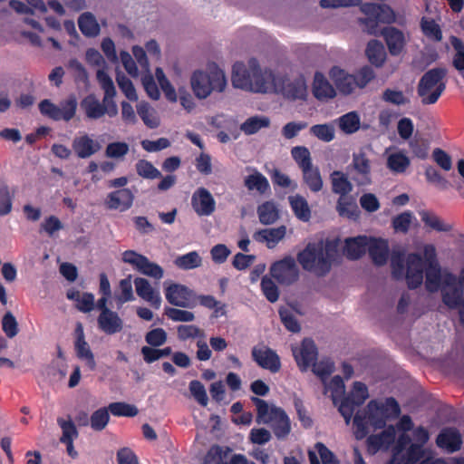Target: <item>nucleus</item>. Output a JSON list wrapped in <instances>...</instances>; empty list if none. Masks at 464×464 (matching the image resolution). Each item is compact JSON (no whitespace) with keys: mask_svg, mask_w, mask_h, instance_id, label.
Returning <instances> with one entry per match:
<instances>
[{"mask_svg":"<svg viewBox=\"0 0 464 464\" xmlns=\"http://www.w3.org/2000/svg\"><path fill=\"white\" fill-rule=\"evenodd\" d=\"M97 323L99 329L106 334L120 333L123 328V321L114 311L100 313Z\"/></svg>","mask_w":464,"mask_h":464,"instance_id":"nucleus-26","label":"nucleus"},{"mask_svg":"<svg viewBox=\"0 0 464 464\" xmlns=\"http://www.w3.org/2000/svg\"><path fill=\"white\" fill-rule=\"evenodd\" d=\"M78 26L82 34L86 37H95L100 34V25L95 16L86 12L82 14L78 18Z\"/></svg>","mask_w":464,"mask_h":464,"instance_id":"nucleus-37","label":"nucleus"},{"mask_svg":"<svg viewBox=\"0 0 464 464\" xmlns=\"http://www.w3.org/2000/svg\"><path fill=\"white\" fill-rule=\"evenodd\" d=\"M337 246L333 241L310 242L297 254V261L304 270L324 276L337 256Z\"/></svg>","mask_w":464,"mask_h":464,"instance_id":"nucleus-1","label":"nucleus"},{"mask_svg":"<svg viewBox=\"0 0 464 464\" xmlns=\"http://www.w3.org/2000/svg\"><path fill=\"white\" fill-rule=\"evenodd\" d=\"M57 423L62 429L60 441L74 440L78 437L77 428L70 417L68 420L58 418Z\"/></svg>","mask_w":464,"mask_h":464,"instance_id":"nucleus-56","label":"nucleus"},{"mask_svg":"<svg viewBox=\"0 0 464 464\" xmlns=\"http://www.w3.org/2000/svg\"><path fill=\"white\" fill-rule=\"evenodd\" d=\"M244 184L248 190H257L260 194H266L270 190V184L267 179L260 172L255 173L246 177Z\"/></svg>","mask_w":464,"mask_h":464,"instance_id":"nucleus-41","label":"nucleus"},{"mask_svg":"<svg viewBox=\"0 0 464 464\" xmlns=\"http://www.w3.org/2000/svg\"><path fill=\"white\" fill-rule=\"evenodd\" d=\"M257 215L260 223L272 225L279 218V210L276 204L272 201H266L257 207Z\"/></svg>","mask_w":464,"mask_h":464,"instance_id":"nucleus-38","label":"nucleus"},{"mask_svg":"<svg viewBox=\"0 0 464 464\" xmlns=\"http://www.w3.org/2000/svg\"><path fill=\"white\" fill-rule=\"evenodd\" d=\"M425 287L428 292L435 293L440 289H451L456 285L457 276L445 270L442 272L440 264L425 266Z\"/></svg>","mask_w":464,"mask_h":464,"instance_id":"nucleus-7","label":"nucleus"},{"mask_svg":"<svg viewBox=\"0 0 464 464\" xmlns=\"http://www.w3.org/2000/svg\"><path fill=\"white\" fill-rule=\"evenodd\" d=\"M450 42L455 50L452 61L453 66L456 70L462 72L464 71V42L454 35L450 36Z\"/></svg>","mask_w":464,"mask_h":464,"instance_id":"nucleus-51","label":"nucleus"},{"mask_svg":"<svg viewBox=\"0 0 464 464\" xmlns=\"http://www.w3.org/2000/svg\"><path fill=\"white\" fill-rule=\"evenodd\" d=\"M136 171L139 176L154 179L161 177L160 171L153 166V164L146 160H140L136 163Z\"/></svg>","mask_w":464,"mask_h":464,"instance_id":"nucleus-54","label":"nucleus"},{"mask_svg":"<svg viewBox=\"0 0 464 464\" xmlns=\"http://www.w3.org/2000/svg\"><path fill=\"white\" fill-rule=\"evenodd\" d=\"M420 26L423 34L436 42L442 39V32L440 25L433 19H426L423 17L420 22Z\"/></svg>","mask_w":464,"mask_h":464,"instance_id":"nucleus-55","label":"nucleus"},{"mask_svg":"<svg viewBox=\"0 0 464 464\" xmlns=\"http://www.w3.org/2000/svg\"><path fill=\"white\" fill-rule=\"evenodd\" d=\"M295 360L301 372H306L317 360V347L310 338H304L299 348L293 350Z\"/></svg>","mask_w":464,"mask_h":464,"instance_id":"nucleus-14","label":"nucleus"},{"mask_svg":"<svg viewBox=\"0 0 464 464\" xmlns=\"http://www.w3.org/2000/svg\"><path fill=\"white\" fill-rule=\"evenodd\" d=\"M261 290L270 303H275L279 298V289L276 283L266 276L261 279Z\"/></svg>","mask_w":464,"mask_h":464,"instance_id":"nucleus-61","label":"nucleus"},{"mask_svg":"<svg viewBox=\"0 0 464 464\" xmlns=\"http://www.w3.org/2000/svg\"><path fill=\"white\" fill-rule=\"evenodd\" d=\"M134 195L129 188H120L108 194L105 204L109 209L128 210L133 204Z\"/></svg>","mask_w":464,"mask_h":464,"instance_id":"nucleus-21","label":"nucleus"},{"mask_svg":"<svg viewBox=\"0 0 464 464\" xmlns=\"http://www.w3.org/2000/svg\"><path fill=\"white\" fill-rule=\"evenodd\" d=\"M278 314L284 326L288 331L292 333L300 332L301 326L290 309L286 307H280Z\"/></svg>","mask_w":464,"mask_h":464,"instance_id":"nucleus-62","label":"nucleus"},{"mask_svg":"<svg viewBox=\"0 0 464 464\" xmlns=\"http://www.w3.org/2000/svg\"><path fill=\"white\" fill-rule=\"evenodd\" d=\"M249 68L252 69V85L249 90L255 92L266 93L275 87H277V81L271 71L263 72L256 58H251L248 62Z\"/></svg>","mask_w":464,"mask_h":464,"instance_id":"nucleus-10","label":"nucleus"},{"mask_svg":"<svg viewBox=\"0 0 464 464\" xmlns=\"http://www.w3.org/2000/svg\"><path fill=\"white\" fill-rule=\"evenodd\" d=\"M385 415L382 412L379 401L372 400L366 409L358 411L353 417L354 437L357 440H363L369 433L368 424L374 430L382 429L386 425Z\"/></svg>","mask_w":464,"mask_h":464,"instance_id":"nucleus-5","label":"nucleus"},{"mask_svg":"<svg viewBox=\"0 0 464 464\" xmlns=\"http://www.w3.org/2000/svg\"><path fill=\"white\" fill-rule=\"evenodd\" d=\"M250 400L256 408V421L258 423H270L275 436L279 440L285 439L290 433V420L282 408L269 407L265 400L256 396H252Z\"/></svg>","mask_w":464,"mask_h":464,"instance_id":"nucleus-2","label":"nucleus"},{"mask_svg":"<svg viewBox=\"0 0 464 464\" xmlns=\"http://www.w3.org/2000/svg\"><path fill=\"white\" fill-rule=\"evenodd\" d=\"M410 165V159L401 152L392 153L387 159L388 168L395 173H404Z\"/></svg>","mask_w":464,"mask_h":464,"instance_id":"nucleus-44","label":"nucleus"},{"mask_svg":"<svg viewBox=\"0 0 464 464\" xmlns=\"http://www.w3.org/2000/svg\"><path fill=\"white\" fill-rule=\"evenodd\" d=\"M191 206L199 217H208L216 210V201L212 194L203 187L197 188L192 194Z\"/></svg>","mask_w":464,"mask_h":464,"instance_id":"nucleus-17","label":"nucleus"},{"mask_svg":"<svg viewBox=\"0 0 464 464\" xmlns=\"http://www.w3.org/2000/svg\"><path fill=\"white\" fill-rule=\"evenodd\" d=\"M137 112L147 127L155 129L160 125L159 119L154 115L153 111L148 102H140L137 105Z\"/></svg>","mask_w":464,"mask_h":464,"instance_id":"nucleus-47","label":"nucleus"},{"mask_svg":"<svg viewBox=\"0 0 464 464\" xmlns=\"http://www.w3.org/2000/svg\"><path fill=\"white\" fill-rule=\"evenodd\" d=\"M134 285L137 295L143 300L149 302L152 307L159 309L161 304L160 292L155 290L150 282L143 277H136Z\"/></svg>","mask_w":464,"mask_h":464,"instance_id":"nucleus-24","label":"nucleus"},{"mask_svg":"<svg viewBox=\"0 0 464 464\" xmlns=\"http://www.w3.org/2000/svg\"><path fill=\"white\" fill-rule=\"evenodd\" d=\"M270 125V119L266 116H253L246 120L241 124V130L247 135L256 133L262 128H267Z\"/></svg>","mask_w":464,"mask_h":464,"instance_id":"nucleus-43","label":"nucleus"},{"mask_svg":"<svg viewBox=\"0 0 464 464\" xmlns=\"http://www.w3.org/2000/svg\"><path fill=\"white\" fill-rule=\"evenodd\" d=\"M178 338L180 341H187L191 338H204V331L194 324H180L177 327Z\"/></svg>","mask_w":464,"mask_h":464,"instance_id":"nucleus-60","label":"nucleus"},{"mask_svg":"<svg viewBox=\"0 0 464 464\" xmlns=\"http://www.w3.org/2000/svg\"><path fill=\"white\" fill-rule=\"evenodd\" d=\"M190 83L195 95L199 99H205L213 91L223 92L227 85V80L224 72L214 66L210 68L209 72L195 71Z\"/></svg>","mask_w":464,"mask_h":464,"instance_id":"nucleus-4","label":"nucleus"},{"mask_svg":"<svg viewBox=\"0 0 464 464\" xmlns=\"http://www.w3.org/2000/svg\"><path fill=\"white\" fill-rule=\"evenodd\" d=\"M81 108L85 116L91 120H98L106 114L107 108L94 94H89L81 101Z\"/></svg>","mask_w":464,"mask_h":464,"instance_id":"nucleus-31","label":"nucleus"},{"mask_svg":"<svg viewBox=\"0 0 464 464\" xmlns=\"http://www.w3.org/2000/svg\"><path fill=\"white\" fill-rule=\"evenodd\" d=\"M330 77L337 90L344 95L351 94L357 89L354 76L337 66L331 69Z\"/></svg>","mask_w":464,"mask_h":464,"instance_id":"nucleus-23","label":"nucleus"},{"mask_svg":"<svg viewBox=\"0 0 464 464\" xmlns=\"http://www.w3.org/2000/svg\"><path fill=\"white\" fill-rule=\"evenodd\" d=\"M277 92L290 101L305 100L307 86L303 77L291 80L286 77L278 78Z\"/></svg>","mask_w":464,"mask_h":464,"instance_id":"nucleus-12","label":"nucleus"},{"mask_svg":"<svg viewBox=\"0 0 464 464\" xmlns=\"http://www.w3.org/2000/svg\"><path fill=\"white\" fill-rule=\"evenodd\" d=\"M108 407H102L92 412L90 417V426L95 431L103 430L110 420Z\"/></svg>","mask_w":464,"mask_h":464,"instance_id":"nucleus-45","label":"nucleus"},{"mask_svg":"<svg viewBox=\"0 0 464 464\" xmlns=\"http://www.w3.org/2000/svg\"><path fill=\"white\" fill-rule=\"evenodd\" d=\"M253 361L258 366L268 370L272 373H276L281 369V360L276 351L266 345L254 346L251 351Z\"/></svg>","mask_w":464,"mask_h":464,"instance_id":"nucleus-13","label":"nucleus"},{"mask_svg":"<svg viewBox=\"0 0 464 464\" xmlns=\"http://www.w3.org/2000/svg\"><path fill=\"white\" fill-rule=\"evenodd\" d=\"M285 226H280L274 228L259 229L254 233L253 238L260 243L266 242L268 248H273L285 237Z\"/></svg>","mask_w":464,"mask_h":464,"instance_id":"nucleus-29","label":"nucleus"},{"mask_svg":"<svg viewBox=\"0 0 464 464\" xmlns=\"http://www.w3.org/2000/svg\"><path fill=\"white\" fill-rule=\"evenodd\" d=\"M313 93L314 97L318 100L332 99L336 94L333 85L320 72H316L314 74L313 83Z\"/></svg>","mask_w":464,"mask_h":464,"instance_id":"nucleus-34","label":"nucleus"},{"mask_svg":"<svg viewBox=\"0 0 464 464\" xmlns=\"http://www.w3.org/2000/svg\"><path fill=\"white\" fill-rule=\"evenodd\" d=\"M77 106L76 97L71 95L67 99L61 101L59 105H56L48 99H44L40 102L38 107L42 115L54 121H63L69 122L75 117Z\"/></svg>","mask_w":464,"mask_h":464,"instance_id":"nucleus-6","label":"nucleus"},{"mask_svg":"<svg viewBox=\"0 0 464 464\" xmlns=\"http://www.w3.org/2000/svg\"><path fill=\"white\" fill-rule=\"evenodd\" d=\"M379 406L386 420L396 419L401 414V407L393 397L386 398L384 402L379 401Z\"/></svg>","mask_w":464,"mask_h":464,"instance_id":"nucleus-64","label":"nucleus"},{"mask_svg":"<svg viewBox=\"0 0 464 464\" xmlns=\"http://www.w3.org/2000/svg\"><path fill=\"white\" fill-rule=\"evenodd\" d=\"M290 208L297 219L308 222L311 219L312 212L305 198L300 194L288 197Z\"/></svg>","mask_w":464,"mask_h":464,"instance_id":"nucleus-33","label":"nucleus"},{"mask_svg":"<svg viewBox=\"0 0 464 464\" xmlns=\"http://www.w3.org/2000/svg\"><path fill=\"white\" fill-rule=\"evenodd\" d=\"M76 340L74 343L75 352L77 357L81 360L85 361L86 365L90 370L94 371L96 369V362L94 355L90 349L88 343L85 341L84 333L82 324L78 323L76 329Z\"/></svg>","mask_w":464,"mask_h":464,"instance_id":"nucleus-20","label":"nucleus"},{"mask_svg":"<svg viewBox=\"0 0 464 464\" xmlns=\"http://www.w3.org/2000/svg\"><path fill=\"white\" fill-rule=\"evenodd\" d=\"M116 82L127 99L131 102H136L138 100L135 87L130 78L123 73H118L116 76Z\"/></svg>","mask_w":464,"mask_h":464,"instance_id":"nucleus-57","label":"nucleus"},{"mask_svg":"<svg viewBox=\"0 0 464 464\" xmlns=\"http://www.w3.org/2000/svg\"><path fill=\"white\" fill-rule=\"evenodd\" d=\"M447 71L444 68L436 67L428 70L420 79L417 86V93L423 105L434 104L446 90L444 81Z\"/></svg>","mask_w":464,"mask_h":464,"instance_id":"nucleus-3","label":"nucleus"},{"mask_svg":"<svg viewBox=\"0 0 464 464\" xmlns=\"http://www.w3.org/2000/svg\"><path fill=\"white\" fill-rule=\"evenodd\" d=\"M361 10L364 14L375 15L381 24H392L395 20L393 10L385 4L366 3Z\"/></svg>","mask_w":464,"mask_h":464,"instance_id":"nucleus-27","label":"nucleus"},{"mask_svg":"<svg viewBox=\"0 0 464 464\" xmlns=\"http://www.w3.org/2000/svg\"><path fill=\"white\" fill-rule=\"evenodd\" d=\"M108 409L114 416L134 417L138 414V409L131 404L126 402H111Z\"/></svg>","mask_w":464,"mask_h":464,"instance_id":"nucleus-59","label":"nucleus"},{"mask_svg":"<svg viewBox=\"0 0 464 464\" xmlns=\"http://www.w3.org/2000/svg\"><path fill=\"white\" fill-rule=\"evenodd\" d=\"M409 147L414 157L420 160H426L428 158L430 143L426 139L415 136L409 142Z\"/></svg>","mask_w":464,"mask_h":464,"instance_id":"nucleus-52","label":"nucleus"},{"mask_svg":"<svg viewBox=\"0 0 464 464\" xmlns=\"http://www.w3.org/2000/svg\"><path fill=\"white\" fill-rule=\"evenodd\" d=\"M302 172L304 182L312 192H319L323 188L324 182L317 167H309L307 169L302 170Z\"/></svg>","mask_w":464,"mask_h":464,"instance_id":"nucleus-42","label":"nucleus"},{"mask_svg":"<svg viewBox=\"0 0 464 464\" xmlns=\"http://www.w3.org/2000/svg\"><path fill=\"white\" fill-rule=\"evenodd\" d=\"M193 292L184 285L171 283L165 287V297L167 301L179 307H188Z\"/></svg>","mask_w":464,"mask_h":464,"instance_id":"nucleus-19","label":"nucleus"},{"mask_svg":"<svg viewBox=\"0 0 464 464\" xmlns=\"http://www.w3.org/2000/svg\"><path fill=\"white\" fill-rule=\"evenodd\" d=\"M310 133L324 142H330L334 139V128L330 124L314 125L310 129Z\"/></svg>","mask_w":464,"mask_h":464,"instance_id":"nucleus-63","label":"nucleus"},{"mask_svg":"<svg viewBox=\"0 0 464 464\" xmlns=\"http://www.w3.org/2000/svg\"><path fill=\"white\" fill-rule=\"evenodd\" d=\"M368 238L365 236L351 237L345 240L344 254L350 260H357L366 253Z\"/></svg>","mask_w":464,"mask_h":464,"instance_id":"nucleus-32","label":"nucleus"},{"mask_svg":"<svg viewBox=\"0 0 464 464\" xmlns=\"http://www.w3.org/2000/svg\"><path fill=\"white\" fill-rule=\"evenodd\" d=\"M386 437H388L390 440H393L394 429L392 426L389 427V429L383 430L380 434L370 435L366 440L368 450L370 452L375 453L386 441Z\"/></svg>","mask_w":464,"mask_h":464,"instance_id":"nucleus-46","label":"nucleus"},{"mask_svg":"<svg viewBox=\"0 0 464 464\" xmlns=\"http://www.w3.org/2000/svg\"><path fill=\"white\" fill-rule=\"evenodd\" d=\"M407 268L404 274L407 285L410 289H416L423 282L424 264L420 254L411 253L407 257Z\"/></svg>","mask_w":464,"mask_h":464,"instance_id":"nucleus-15","label":"nucleus"},{"mask_svg":"<svg viewBox=\"0 0 464 464\" xmlns=\"http://www.w3.org/2000/svg\"><path fill=\"white\" fill-rule=\"evenodd\" d=\"M366 248L374 265L383 266L386 264L389 256V246L385 239L370 238Z\"/></svg>","mask_w":464,"mask_h":464,"instance_id":"nucleus-25","label":"nucleus"},{"mask_svg":"<svg viewBox=\"0 0 464 464\" xmlns=\"http://www.w3.org/2000/svg\"><path fill=\"white\" fill-rule=\"evenodd\" d=\"M291 155L301 170L313 166L309 150L304 146H296L291 150Z\"/></svg>","mask_w":464,"mask_h":464,"instance_id":"nucleus-48","label":"nucleus"},{"mask_svg":"<svg viewBox=\"0 0 464 464\" xmlns=\"http://www.w3.org/2000/svg\"><path fill=\"white\" fill-rule=\"evenodd\" d=\"M232 450L228 447L213 445L204 457L203 464H243L246 457L241 454H235L227 461Z\"/></svg>","mask_w":464,"mask_h":464,"instance_id":"nucleus-16","label":"nucleus"},{"mask_svg":"<svg viewBox=\"0 0 464 464\" xmlns=\"http://www.w3.org/2000/svg\"><path fill=\"white\" fill-rule=\"evenodd\" d=\"M381 34L392 55H398L401 53L405 44L404 34L401 31L395 27H384L382 29Z\"/></svg>","mask_w":464,"mask_h":464,"instance_id":"nucleus-28","label":"nucleus"},{"mask_svg":"<svg viewBox=\"0 0 464 464\" xmlns=\"http://www.w3.org/2000/svg\"><path fill=\"white\" fill-rule=\"evenodd\" d=\"M97 79L104 91L103 102H106L116 94L114 83L109 74L102 70L97 72Z\"/></svg>","mask_w":464,"mask_h":464,"instance_id":"nucleus-58","label":"nucleus"},{"mask_svg":"<svg viewBox=\"0 0 464 464\" xmlns=\"http://www.w3.org/2000/svg\"><path fill=\"white\" fill-rule=\"evenodd\" d=\"M348 171L358 187L372 184V162L362 150L353 154Z\"/></svg>","mask_w":464,"mask_h":464,"instance_id":"nucleus-9","label":"nucleus"},{"mask_svg":"<svg viewBox=\"0 0 464 464\" xmlns=\"http://www.w3.org/2000/svg\"><path fill=\"white\" fill-rule=\"evenodd\" d=\"M174 263L179 268L189 270L200 266L201 257L196 251H192L186 255L178 256Z\"/></svg>","mask_w":464,"mask_h":464,"instance_id":"nucleus-50","label":"nucleus"},{"mask_svg":"<svg viewBox=\"0 0 464 464\" xmlns=\"http://www.w3.org/2000/svg\"><path fill=\"white\" fill-rule=\"evenodd\" d=\"M339 126L347 134L354 133L360 128V118L355 111L348 112L340 117Z\"/></svg>","mask_w":464,"mask_h":464,"instance_id":"nucleus-49","label":"nucleus"},{"mask_svg":"<svg viewBox=\"0 0 464 464\" xmlns=\"http://www.w3.org/2000/svg\"><path fill=\"white\" fill-rule=\"evenodd\" d=\"M251 78L252 69L248 70L242 62L234 63L232 69V83L234 87L248 90L249 86L252 85Z\"/></svg>","mask_w":464,"mask_h":464,"instance_id":"nucleus-35","label":"nucleus"},{"mask_svg":"<svg viewBox=\"0 0 464 464\" xmlns=\"http://www.w3.org/2000/svg\"><path fill=\"white\" fill-rule=\"evenodd\" d=\"M369 62L376 67H381L386 59L383 44L378 40H371L365 50Z\"/></svg>","mask_w":464,"mask_h":464,"instance_id":"nucleus-39","label":"nucleus"},{"mask_svg":"<svg viewBox=\"0 0 464 464\" xmlns=\"http://www.w3.org/2000/svg\"><path fill=\"white\" fill-rule=\"evenodd\" d=\"M270 274L279 284L285 285L294 284L299 277L295 260L290 256L275 262L271 266Z\"/></svg>","mask_w":464,"mask_h":464,"instance_id":"nucleus-11","label":"nucleus"},{"mask_svg":"<svg viewBox=\"0 0 464 464\" xmlns=\"http://www.w3.org/2000/svg\"><path fill=\"white\" fill-rule=\"evenodd\" d=\"M442 302L450 309L459 308L460 322L464 324V297L460 287L454 289H442Z\"/></svg>","mask_w":464,"mask_h":464,"instance_id":"nucleus-30","label":"nucleus"},{"mask_svg":"<svg viewBox=\"0 0 464 464\" xmlns=\"http://www.w3.org/2000/svg\"><path fill=\"white\" fill-rule=\"evenodd\" d=\"M200 305L214 309V316L218 317L226 314V305L218 301L213 295H201L198 297Z\"/></svg>","mask_w":464,"mask_h":464,"instance_id":"nucleus-53","label":"nucleus"},{"mask_svg":"<svg viewBox=\"0 0 464 464\" xmlns=\"http://www.w3.org/2000/svg\"><path fill=\"white\" fill-rule=\"evenodd\" d=\"M420 219L425 227L437 232H450L452 230L450 224L445 223L439 216L433 212L423 210L420 212Z\"/></svg>","mask_w":464,"mask_h":464,"instance_id":"nucleus-40","label":"nucleus"},{"mask_svg":"<svg viewBox=\"0 0 464 464\" xmlns=\"http://www.w3.org/2000/svg\"><path fill=\"white\" fill-rule=\"evenodd\" d=\"M436 444L448 452L458 451L462 444L461 435L455 428H444L437 436Z\"/></svg>","mask_w":464,"mask_h":464,"instance_id":"nucleus-22","label":"nucleus"},{"mask_svg":"<svg viewBox=\"0 0 464 464\" xmlns=\"http://www.w3.org/2000/svg\"><path fill=\"white\" fill-rule=\"evenodd\" d=\"M332 191L343 198L353 190V184L346 174L340 170H334L330 174Z\"/></svg>","mask_w":464,"mask_h":464,"instance_id":"nucleus-36","label":"nucleus"},{"mask_svg":"<svg viewBox=\"0 0 464 464\" xmlns=\"http://www.w3.org/2000/svg\"><path fill=\"white\" fill-rule=\"evenodd\" d=\"M122 261L131 265L140 274L156 280L161 279L164 276V270L160 265L150 261L147 256L134 250L124 251L122 253Z\"/></svg>","mask_w":464,"mask_h":464,"instance_id":"nucleus-8","label":"nucleus"},{"mask_svg":"<svg viewBox=\"0 0 464 464\" xmlns=\"http://www.w3.org/2000/svg\"><path fill=\"white\" fill-rule=\"evenodd\" d=\"M72 149L79 159H88L100 151L102 146L100 142L93 140L89 134L83 133L73 138Z\"/></svg>","mask_w":464,"mask_h":464,"instance_id":"nucleus-18","label":"nucleus"}]
</instances>
